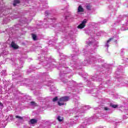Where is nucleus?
Wrapping results in <instances>:
<instances>
[{
  "label": "nucleus",
  "instance_id": "obj_1",
  "mask_svg": "<svg viewBox=\"0 0 128 128\" xmlns=\"http://www.w3.org/2000/svg\"><path fill=\"white\" fill-rule=\"evenodd\" d=\"M86 44L88 45L86 49L82 50L84 56H86V60L84 62L78 60V54H72V60L70 62L72 66H87V64H96L98 60H102L98 54H94L96 52V48H98V42L91 35V38H89L86 41Z\"/></svg>",
  "mask_w": 128,
  "mask_h": 128
},
{
  "label": "nucleus",
  "instance_id": "obj_2",
  "mask_svg": "<svg viewBox=\"0 0 128 128\" xmlns=\"http://www.w3.org/2000/svg\"><path fill=\"white\" fill-rule=\"evenodd\" d=\"M60 72V80H61L62 82L64 84H70L74 86V84H76V82L74 81H69L68 82V80L64 78H66V74H70L72 72L71 70L68 68V67L66 66V61H62V64H59V67L58 68Z\"/></svg>",
  "mask_w": 128,
  "mask_h": 128
},
{
  "label": "nucleus",
  "instance_id": "obj_3",
  "mask_svg": "<svg viewBox=\"0 0 128 128\" xmlns=\"http://www.w3.org/2000/svg\"><path fill=\"white\" fill-rule=\"evenodd\" d=\"M40 59L39 64H42L47 70L52 69V68H56V64L53 63L55 62L56 60L52 58H46V57L44 56L41 58Z\"/></svg>",
  "mask_w": 128,
  "mask_h": 128
},
{
  "label": "nucleus",
  "instance_id": "obj_4",
  "mask_svg": "<svg viewBox=\"0 0 128 128\" xmlns=\"http://www.w3.org/2000/svg\"><path fill=\"white\" fill-rule=\"evenodd\" d=\"M101 110L102 111L100 110H98V112H100V114H97V115H96H96H94L93 116L94 118H98L100 117L98 114H100V116L102 117L103 118H106L107 116L106 114H110V109L108 107H104L102 108Z\"/></svg>",
  "mask_w": 128,
  "mask_h": 128
},
{
  "label": "nucleus",
  "instance_id": "obj_5",
  "mask_svg": "<svg viewBox=\"0 0 128 128\" xmlns=\"http://www.w3.org/2000/svg\"><path fill=\"white\" fill-rule=\"evenodd\" d=\"M62 38L66 40L67 42H68L69 44L70 42H74V35L72 34L71 33H64L62 36Z\"/></svg>",
  "mask_w": 128,
  "mask_h": 128
},
{
  "label": "nucleus",
  "instance_id": "obj_6",
  "mask_svg": "<svg viewBox=\"0 0 128 128\" xmlns=\"http://www.w3.org/2000/svg\"><path fill=\"white\" fill-rule=\"evenodd\" d=\"M80 103H78V102H75V108L73 109H71L69 112H72V114H75V112H82L80 110L82 108H80Z\"/></svg>",
  "mask_w": 128,
  "mask_h": 128
},
{
  "label": "nucleus",
  "instance_id": "obj_7",
  "mask_svg": "<svg viewBox=\"0 0 128 128\" xmlns=\"http://www.w3.org/2000/svg\"><path fill=\"white\" fill-rule=\"evenodd\" d=\"M68 100H70V97L68 96L62 97L59 99L58 104L60 106H64V102H68Z\"/></svg>",
  "mask_w": 128,
  "mask_h": 128
},
{
  "label": "nucleus",
  "instance_id": "obj_8",
  "mask_svg": "<svg viewBox=\"0 0 128 128\" xmlns=\"http://www.w3.org/2000/svg\"><path fill=\"white\" fill-rule=\"evenodd\" d=\"M108 64H104L102 66L101 69V72L102 74H110V68H108Z\"/></svg>",
  "mask_w": 128,
  "mask_h": 128
},
{
  "label": "nucleus",
  "instance_id": "obj_9",
  "mask_svg": "<svg viewBox=\"0 0 128 128\" xmlns=\"http://www.w3.org/2000/svg\"><path fill=\"white\" fill-rule=\"evenodd\" d=\"M8 44H10V48L13 50H16V42L12 40V38H9L7 41Z\"/></svg>",
  "mask_w": 128,
  "mask_h": 128
},
{
  "label": "nucleus",
  "instance_id": "obj_10",
  "mask_svg": "<svg viewBox=\"0 0 128 128\" xmlns=\"http://www.w3.org/2000/svg\"><path fill=\"white\" fill-rule=\"evenodd\" d=\"M98 77L93 76L91 77L90 80H86L87 86H89V88H93L94 84L91 82L92 81L94 82V80H96Z\"/></svg>",
  "mask_w": 128,
  "mask_h": 128
},
{
  "label": "nucleus",
  "instance_id": "obj_11",
  "mask_svg": "<svg viewBox=\"0 0 128 128\" xmlns=\"http://www.w3.org/2000/svg\"><path fill=\"white\" fill-rule=\"evenodd\" d=\"M118 38V35H116V36H114L113 38H110L105 43V45H104L105 48H108V47L110 46V44H112V40H114V39Z\"/></svg>",
  "mask_w": 128,
  "mask_h": 128
},
{
  "label": "nucleus",
  "instance_id": "obj_12",
  "mask_svg": "<svg viewBox=\"0 0 128 128\" xmlns=\"http://www.w3.org/2000/svg\"><path fill=\"white\" fill-rule=\"evenodd\" d=\"M47 82L48 83L46 84V86H52L50 88V90H51V92H54V90H56V87L54 86L52 81V80H48Z\"/></svg>",
  "mask_w": 128,
  "mask_h": 128
},
{
  "label": "nucleus",
  "instance_id": "obj_13",
  "mask_svg": "<svg viewBox=\"0 0 128 128\" xmlns=\"http://www.w3.org/2000/svg\"><path fill=\"white\" fill-rule=\"evenodd\" d=\"M24 58H26V57H24L22 56V57L20 58V64L17 66L18 70H20V68H22V64H24Z\"/></svg>",
  "mask_w": 128,
  "mask_h": 128
},
{
  "label": "nucleus",
  "instance_id": "obj_14",
  "mask_svg": "<svg viewBox=\"0 0 128 128\" xmlns=\"http://www.w3.org/2000/svg\"><path fill=\"white\" fill-rule=\"evenodd\" d=\"M86 20L84 19L82 22L78 26V28H80V29L84 28V26H86Z\"/></svg>",
  "mask_w": 128,
  "mask_h": 128
},
{
  "label": "nucleus",
  "instance_id": "obj_15",
  "mask_svg": "<svg viewBox=\"0 0 128 128\" xmlns=\"http://www.w3.org/2000/svg\"><path fill=\"white\" fill-rule=\"evenodd\" d=\"M71 124H78V116H75L73 120L70 122Z\"/></svg>",
  "mask_w": 128,
  "mask_h": 128
},
{
  "label": "nucleus",
  "instance_id": "obj_16",
  "mask_svg": "<svg viewBox=\"0 0 128 128\" xmlns=\"http://www.w3.org/2000/svg\"><path fill=\"white\" fill-rule=\"evenodd\" d=\"M55 48L56 50H62V48H64V45H62V43L56 44Z\"/></svg>",
  "mask_w": 128,
  "mask_h": 128
},
{
  "label": "nucleus",
  "instance_id": "obj_17",
  "mask_svg": "<svg viewBox=\"0 0 128 128\" xmlns=\"http://www.w3.org/2000/svg\"><path fill=\"white\" fill-rule=\"evenodd\" d=\"M82 84L78 85L77 87V89L74 90V92H77V94H80V92H82V89H78L80 88H82Z\"/></svg>",
  "mask_w": 128,
  "mask_h": 128
},
{
  "label": "nucleus",
  "instance_id": "obj_18",
  "mask_svg": "<svg viewBox=\"0 0 128 128\" xmlns=\"http://www.w3.org/2000/svg\"><path fill=\"white\" fill-rule=\"evenodd\" d=\"M59 56H60V60H66V56L64 55L62 53H60V52H59Z\"/></svg>",
  "mask_w": 128,
  "mask_h": 128
},
{
  "label": "nucleus",
  "instance_id": "obj_19",
  "mask_svg": "<svg viewBox=\"0 0 128 128\" xmlns=\"http://www.w3.org/2000/svg\"><path fill=\"white\" fill-rule=\"evenodd\" d=\"M84 11L82 6H79L78 9V12H82Z\"/></svg>",
  "mask_w": 128,
  "mask_h": 128
},
{
  "label": "nucleus",
  "instance_id": "obj_20",
  "mask_svg": "<svg viewBox=\"0 0 128 128\" xmlns=\"http://www.w3.org/2000/svg\"><path fill=\"white\" fill-rule=\"evenodd\" d=\"M16 118H17V120L18 122H24V119L21 116H16Z\"/></svg>",
  "mask_w": 128,
  "mask_h": 128
},
{
  "label": "nucleus",
  "instance_id": "obj_21",
  "mask_svg": "<svg viewBox=\"0 0 128 128\" xmlns=\"http://www.w3.org/2000/svg\"><path fill=\"white\" fill-rule=\"evenodd\" d=\"M32 37L34 40H38V36H36V34H32Z\"/></svg>",
  "mask_w": 128,
  "mask_h": 128
},
{
  "label": "nucleus",
  "instance_id": "obj_22",
  "mask_svg": "<svg viewBox=\"0 0 128 128\" xmlns=\"http://www.w3.org/2000/svg\"><path fill=\"white\" fill-rule=\"evenodd\" d=\"M30 122L32 124H36V122H38V120L36 119H32L30 120Z\"/></svg>",
  "mask_w": 128,
  "mask_h": 128
},
{
  "label": "nucleus",
  "instance_id": "obj_23",
  "mask_svg": "<svg viewBox=\"0 0 128 128\" xmlns=\"http://www.w3.org/2000/svg\"><path fill=\"white\" fill-rule=\"evenodd\" d=\"M92 5L88 4L86 6V8L88 10H92Z\"/></svg>",
  "mask_w": 128,
  "mask_h": 128
},
{
  "label": "nucleus",
  "instance_id": "obj_24",
  "mask_svg": "<svg viewBox=\"0 0 128 128\" xmlns=\"http://www.w3.org/2000/svg\"><path fill=\"white\" fill-rule=\"evenodd\" d=\"M1 76H6V70H2V72H0Z\"/></svg>",
  "mask_w": 128,
  "mask_h": 128
},
{
  "label": "nucleus",
  "instance_id": "obj_25",
  "mask_svg": "<svg viewBox=\"0 0 128 128\" xmlns=\"http://www.w3.org/2000/svg\"><path fill=\"white\" fill-rule=\"evenodd\" d=\"M76 48V46L74 44V46H73V48H74L75 50H73V52H76V54H78V50Z\"/></svg>",
  "mask_w": 128,
  "mask_h": 128
},
{
  "label": "nucleus",
  "instance_id": "obj_26",
  "mask_svg": "<svg viewBox=\"0 0 128 128\" xmlns=\"http://www.w3.org/2000/svg\"><path fill=\"white\" fill-rule=\"evenodd\" d=\"M110 106H112V108H118V105L110 104Z\"/></svg>",
  "mask_w": 128,
  "mask_h": 128
},
{
  "label": "nucleus",
  "instance_id": "obj_27",
  "mask_svg": "<svg viewBox=\"0 0 128 128\" xmlns=\"http://www.w3.org/2000/svg\"><path fill=\"white\" fill-rule=\"evenodd\" d=\"M57 120H58V122H62V120H64V118L61 117L60 116H58L57 118Z\"/></svg>",
  "mask_w": 128,
  "mask_h": 128
},
{
  "label": "nucleus",
  "instance_id": "obj_28",
  "mask_svg": "<svg viewBox=\"0 0 128 128\" xmlns=\"http://www.w3.org/2000/svg\"><path fill=\"white\" fill-rule=\"evenodd\" d=\"M30 106H36V103H35L34 102H30Z\"/></svg>",
  "mask_w": 128,
  "mask_h": 128
},
{
  "label": "nucleus",
  "instance_id": "obj_29",
  "mask_svg": "<svg viewBox=\"0 0 128 128\" xmlns=\"http://www.w3.org/2000/svg\"><path fill=\"white\" fill-rule=\"evenodd\" d=\"M83 110H90V106H86L83 107Z\"/></svg>",
  "mask_w": 128,
  "mask_h": 128
},
{
  "label": "nucleus",
  "instance_id": "obj_30",
  "mask_svg": "<svg viewBox=\"0 0 128 128\" xmlns=\"http://www.w3.org/2000/svg\"><path fill=\"white\" fill-rule=\"evenodd\" d=\"M11 60H12V62L14 63H12V66H16V63H14V62H16V60H14V59H11Z\"/></svg>",
  "mask_w": 128,
  "mask_h": 128
},
{
  "label": "nucleus",
  "instance_id": "obj_31",
  "mask_svg": "<svg viewBox=\"0 0 128 128\" xmlns=\"http://www.w3.org/2000/svg\"><path fill=\"white\" fill-rule=\"evenodd\" d=\"M4 107V104H2V102H0V109L2 110V108Z\"/></svg>",
  "mask_w": 128,
  "mask_h": 128
},
{
  "label": "nucleus",
  "instance_id": "obj_32",
  "mask_svg": "<svg viewBox=\"0 0 128 128\" xmlns=\"http://www.w3.org/2000/svg\"><path fill=\"white\" fill-rule=\"evenodd\" d=\"M128 118V114L123 116V120H126Z\"/></svg>",
  "mask_w": 128,
  "mask_h": 128
},
{
  "label": "nucleus",
  "instance_id": "obj_33",
  "mask_svg": "<svg viewBox=\"0 0 128 128\" xmlns=\"http://www.w3.org/2000/svg\"><path fill=\"white\" fill-rule=\"evenodd\" d=\"M54 40H53V41H50L49 42V44H52L54 45Z\"/></svg>",
  "mask_w": 128,
  "mask_h": 128
},
{
  "label": "nucleus",
  "instance_id": "obj_34",
  "mask_svg": "<svg viewBox=\"0 0 128 128\" xmlns=\"http://www.w3.org/2000/svg\"><path fill=\"white\" fill-rule=\"evenodd\" d=\"M19 79V82H22V76H20L18 78H17V80Z\"/></svg>",
  "mask_w": 128,
  "mask_h": 128
},
{
  "label": "nucleus",
  "instance_id": "obj_35",
  "mask_svg": "<svg viewBox=\"0 0 128 128\" xmlns=\"http://www.w3.org/2000/svg\"><path fill=\"white\" fill-rule=\"evenodd\" d=\"M56 100H58V96H56L52 99V102H56Z\"/></svg>",
  "mask_w": 128,
  "mask_h": 128
},
{
  "label": "nucleus",
  "instance_id": "obj_36",
  "mask_svg": "<svg viewBox=\"0 0 128 128\" xmlns=\"http://www.w3.org/2000/svg\"><path fill=\"white\" fill-rule=\"evenodd\" d=\"M123 60H124V62H128V58H124V59H122Z\"/></svg>",
  "mask_w": 128,
  "mask_h": 128
},
{
  "label": "nucleus",
  "instance_id": "obj_37",
  "mask_svg": "<svg viewBox=\"0 0 128 128\" xmlns=\"http://www.w3.org/2000/svg\"><path fill=\"white\" fill-rule=\"evenodd\" d=\"M13 6H16V0H14V2H13Z\"/></svg>",
  "mask_w": 128,
  "mask_h": 128
},
{
  "label": "nucleus",
  "instance_id": "obj_38",
  "mask_svg": "<svg viewBox=\"0 0 128 128\" xmlns=\"http://www.w3.org/2000/svg\"><path fill=\"white\" fill-rule=\"evenodd\" d=\"M124 49L121 50V53H120L121 56H122V54H124Z\"/></svg>",
  "mask_w": 128,
  "mask_h": 128
},
{
  "label": "nucleus",
  "instance_id": "obj_39",
  "mask_svg": "<svg viewBox=\"0 0 128 128\" xmlns=\"http://www.w3.org/2000/svg\"><path fill=\"white\" fill-rule=\"evenodd\" d=\"M45 14L46 16H48L50 14V12H48V11H46L45 12Z\"/></svg>",
  "mask_w": 128,
  "mask_h": 128
},
{
  "label": "nucleus",
  "instance_id": "obj_40",
  "mask_svg": "<svg viewBox=\"0 0 128 128\" xmlns=\"http://www.w3.org/2000/svg\"><path fill=\"white\" fill-rule=\"evenodd\" d=\"M96 36H100V32H98L96 34Z\"/></svg>",
  "mask_w": 128,
  "mask_h": 128
},
{
  "label": "nucleus",
  "instance_id": "obj_41",
  "mask_svg": "<svg viewBox=\"0 0 128 128\" xmlns=\"http://www.w3.org/2000/svg\"><path fill=\"white\" fill-rule=\"evenodd\" d=\"M87 34H92L93 36H95L96 35V34H94V33H92V34H90V33H86Z\"/></svg>",
  "mask_w": 128,
  "mask_h": 128
},
{
  "label": "nucleus",
  "instance_id": "obj_42",
  "mask_svg": "<svg viewBox=\"0 0 128 128\" xmlns=\"http://www.w3.org/2000/svg\"><path fill=\"white\" fill-rule=\"evenodd\" d=\"M20 0H16V4H20Z\"/></svg>",
  "mask_w": 128,
  "mask_h": 128
},
{
  "label": "nucleus",
  "instance_id": "obj_43",
  "mask_svg": "<svg viewBox=\"0 0 128 128\" xmlns=\"http://www.w3.org/2000/svg\"><path fill=\"white\" fill-rule=\"evenodd\" d=\"M122 66H120L119 68H118V72H120V69L121 68H122Z\"/></svg>",
  "mask_w": 128,
  "mask_h": 128
},
{
  "label": "nucleus",
  "instance_id": "obj_44",
  "mask_svg": "<svg viewBox=\"0 0 128 128\" xmlns=\"http://www.w3.org/2000/svg\"><path fill=\"white\" fill-rule=\"evenodd\" d=\"M98 82H100V80H102V78H98Z\"/></svg>",
  "mask_w": 128,
  "mask_h": 128
},
{
  "label": "nucleus",
  "instance_id": "obj_45",
  "mask_svg": "<svg viewBox=\"0 0 128 128\" xmlns=\"http://www.w3.org/2000/svg\"><path fill=\"white\" fill-rule=\"evenodd\" d=\"M89 90H90V91L88 92V94L92 92V89H90Z\"/></svg>",
  "mask_w": 128,
  "mask_h": 128
},
{
  "label": "nucleus",
  "instance_id": "obj_46",
  "mask_svg": "<svg viewBox=\"0 0 128 128\" xmlns=\"http://www.w3.org/2000/svg\"><path fill=\"white\" fill-rule=\"evenodd\" d=\"M114 122L115 124H118V123H120V122L115 121Z\"/></svg>",
  "mask_w": 128,
  "mask_h": 128
},
{
  "label": "nucleus",
  "instance_id": "obj_47",
  "mask_svg": "<svg viewBox=\"0 0 128 128\" xmlns=\"http://www.w3.org/2000/svg\"><path fill=\"white\" fill-rule=\"evenodd\" d=\"M10 120L12 119V116H10Z\"/></svg>",
  "mask_w": 128,
  "mask_h": 128
},
{
  "label": "nucleus",
  "instance_id": "obj_48",
  "mask_svg": "<svg viewBox=\"0 0 128 128\" xmlns=\"http://www.w3.org/2000/svg\"><path fill=\"white\" fill-rule=\"evenodd\" d=\"M16 50H18V46L16 45Z\"/></svg>",
  "mask_w": 128,
  "mask_h": 128
},
{
  "label": "nucleus",
  "instance_id": "obj_49",
  "mask_svg": "<svg viewBox=\"0 0 128 128\" xmlns=\"http://www.w3.org/2000/svg\"><path fill=\"white\" fill-rule=\"evenodd\" d=\"M98 110H101V109H100V106L98 107Z\"/></svg>",
  "mask_w": 128,
  "mask_h": 128
},
{
  "label": "nucleus",
  "instance_id": "obj_50",
  "mask_svg": "<svg viewBox=\"0 0 128 128\" xmlns=\"http://www.w3.org/2000/svg\"><path fill=\"white\" fill-rule=\"evenodd\" d=\"M102 84H100V87L99 88H102Z\"/></svg>",
  "mask_w": 128,
  "mask_h": 128
},
{
  "label": "nucleus",
  "instance_id": "obj_51",
  "mask_svg": "<svg viewBox=\"0 0 128 128\" xmlns=\"http://www.w3.org/2000/svg\"><path fill=\"white\" fill-rule=\"evenodd\" d=\"M109 82H110V81H108V82H106V84H108Z\"/></svg>",
  "mask_w": 128,
  "mask_h": 128
},
{
  "label": "nucleus",
  "instance_id": "obj_52",
  "mask_svg": "<svg viewBox=\"0 0 128 128\" xmlns=\"http://www.w3.org/2000/svg\"><path fill=\"white\" fill-rule=\"evenodd\" d=\"M18 92H19L18 90H16V93H17V94H18Z\"/></svg>",
  "mask_w": 128,
  "mask_h": 128
},
{
  "label": "nucleus",
  "instance_id": "obj_53",
  "mask_svg": "<svg viewBox=\"0 0 128 128\" xmlns=\"http://www.w3.org/2000/svg\"><path fill=\"white\" fill-rule=\"evenodd\" d=\"M114 42H116V40H114Z\"/></svg>",
  "mask_w": 128,
  "mask_h": 128
},
{
  "label": "nucleus",
  "instance_id": "obj_54",
  "mask_svg": "<svg viewBox=\"0 0 128 128\" xmlns=\"http://www.w3.org/2000/svg\"><path fill=\"white\" fill-rule=\"evenodd\" d=\"M126 110H124V112H126Z\"/></svg>",
  "mask_w": 128,
  "mask_h": 128
},
{
  "label": "nucleus",
  "instance_id": "obj_55",
  "mask_svg": "<svg viewBox=\"0 0 128 128\" xmlns=\"http://www.w3.org/2000/svg\"><path fill=\"white\" fill-rule=\"evenodd\" d=\"M70 76H72V75H70Z\"/></svg>",
  "mask_w": 128,
  "mask_h": 128
},
{
  "label": "nucleus",
  "instance_id": "obj_56",
  "mask_svg": "<svg viewBox=\"0 0 128 128\" xmlns=\"http://www.w3.org/2000/svg\"><path fill=\"white\" fill-rule=\"evenodd\" d=\"M17 54H18V52H17Z\"/></svg>",
  "mask_w": 128,
  "mask_h": 128
},
{
  "label": "nucleus",
  "instance_id": "obj_57",
  "mask_svg": "<svg viewBox=\"0 0 128 128\" xmlns=\"http://www.w3.org/2000/svg\"><path fill=\"white\" fill-rule=\"evenodd\" d=\"M94 38H96V37H94Z\"/></svg>",
  "mask_w": 128,
  "mask_h": 128
},
{
  "label": "nucleus",
  "instance_id": "obj_58",
  "mask_svg": "<svg viewBox=\"0 0 128 128\" xmlns=\"http://www.w3.org/2000/svg\"><path fill=\"white\" fill-rule=\"evenodd\" d=\"M32 90H34V89H32Z\"/></svg>",
  "mask_w": 128,
  "mask_h": 128
}]
</instances>
